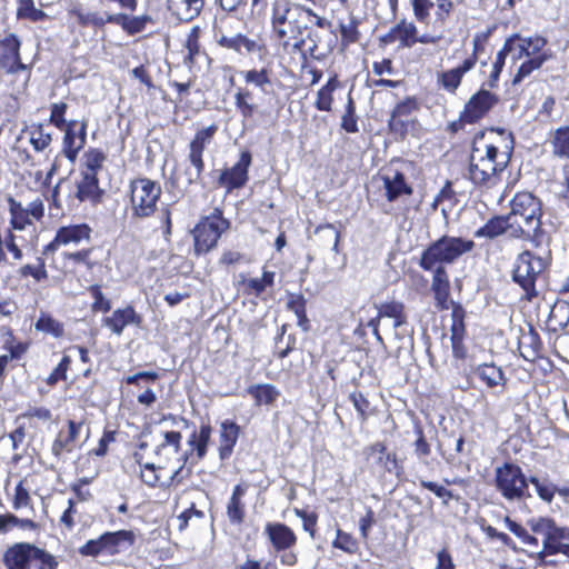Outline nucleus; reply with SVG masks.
I'll return each instance as SVG.
<instances>
[{
  "mask_svg": "<svg viewBox=\"0 0 569 569\" xmlns=\"http://www.w3.org/2000/svg\"><path fill=\"white\" fill-rule=\"evenodd\" d=\"M271 33L274 40L284 49L300 52L302 58L308 56L319 60V34L313 27L327 29L330 22L310 9L290 0H273L270 9Z\"/></svg>",
  "mask_w": 569,
  "mask_h": 569,
  "instance_id": "f257e3e1",
  "label": "nucleus"
},
{
  "mask_svg": "<svg viewBox=\"0 0 569 569\" xmlns=\"http://www.w3.org/2000/svg\"><path fill=\"white\" fill-rule=\"evenodd\" d=\"M509 161L507 153H499L493 143L485 140V134L475 137L469 163V179L480 188L491 189L500 182V174Z\"/></svg>",
  "mask_w": 569,
  "mask_h": 569,
  "instance_id": "f03ea898",
  "label": "nucleus"
},
{
  "mask_svg": "<svg viewBox=\"0 0 569 569\" xmlns=\"http://www.w3.org/2000/svg\"><path fill=\"white\" fill-rule=\"evenodd\" d=\"M540 211V203L531 193H517L511 200V211L508 214L512 224L511 237L530 239L538 247L543 236Z\"/></svg>",
  "mask_w": 569,
  "mask_h": 569,
  "instance_id": "7ed1b4c3",
  "label": "nucleus"
},
{
  "mask_svg": "<svg viewBox=\"0 0 569 569\" xmlns=\"http://www.w3.org/2000/svg\"><path fill=\"white\" fill-rule=\"evenodd\" d=\"M473 248L475 242L472 240L442 236L422 252L419 264L423 270H433L436 266L455 262Z\"/></svg>",
  "mask_w": 569,
  "mask_h": 569,
  "instance_id": "20e7f679",
  "label": "nucleus"
},
{
  "mask_svg": "<svg viewBox=\"0 0 569 569\" xmlns=\"http://www.w3.org/2000/svg\"><path fill=\"white\" fill-rule=\"evenodd\" d=\"M7 569H57L58 561L47 550L30 543L17 542L2 557Z\"/></svg>",
  "mask_w": 569,
  "mask_h": 569,
  "instance_id": "39448f33",
  "label": "nucleus"
},
{
  "mask_svg": "<svg viewBox=\"0 0 569 569\" xmlns=\"http://www.w3.org/2000/svg\"><path fill=\"white\" fill-rule=\"evenodd\" d=\"M551 262L549 251L535 254L529 250L519 253L515 260L512 280L527 293L535 292L537 279L548 269Z\"/></svg>",
  "mask_w": 569,
  "mask_h": 569,
  "instance_id": "423d86ee",
  "label": "nucleus"
},
{
  "mask_svg": "<svg viewBox=\"0 0 569 569\" xmlns=\"http://www.w3.org/2000/svg\"><path fill=\"white\" fill-rule=\"evenodd\" d=\"M496 488L509 501H520L528 493L529 479L526 478L521 468L515 463H505L496 469Z\"/></svg>",
  "mask_w": 569,
  "mask_h": 569,
  "instance_id": "0eeeda50",
  "label": "nucleus"
},
{
  "mask_svg": "<svg viewBox=\"0 0 569 569\" xmlns=\"http://www.w3.org/2000/svg\"><path fill=\"white\" fill-rule=\"evenodd\" d=\"M229 226V221L222 217V212L219 210H214L213 213L203 218L192 231L194 253L200 256L211 250Z\"/></svg>",
  "mask_w": 569,
  "mask_h": 569,
  "instance_id": "6e6552de",
  "label": "nucleus"
},
{
  "mask_svg": "<svg viewBox=\"0 0 569 569\" xmlns=\"http://www.w3.org/2000/svg\"><path fill=\"white\" fill-rule=\"evenodd\" d=\"M161 196L159 183L141 178L131 182V210L133 217L148 218L157 208V202Z\"/></svg>",
  "mask_w": 569,
  "mask_h": 569,
  "instance_id": "1a4fd4ad",
  "label": "nucleus"
},
{
  "mask_svg": "<svg viewBox=\"0 0 569 569\" xmlns=\"http://www.w3.org/2000/svg\"><path fill=\"white\" fill-rule=\"evenodd\" d=\"M527 525L533 533L543 537L542 548L537 551V557L541 561L547 555H557V547L560 542L562 540H569V529L558 527L551 518H531L527 521Z\"/></svg>",
  "mask_w": 569,
  "mask_h": 569,
  "instance_id": "9d476101",
  "label": "nucleus"
},
{
  "mask_svg": "<svg viewBox=\"0 0 569 569\" xmlns=\"http://www.w3.org/2000/svg\"><path fill=\"white\" fill-rule=\"evenodd\" d=\"M20 40L16 34H8L0 40V68L7 73H23V87L27 84L30 72L27 64L20 59Z\"/></svg>",
  "mask_w": 569,
  "mask_h": 569,
  "instance_id": "9b49d317",
  "label": "nucleus"
},
{
  "mask_svg": "<svg viewBox=\"0 0 569 569\" xmlns=\"http://www.w3.org/2000/svg\"><path fill=\"white\" fill-rule=\"evenodd\" d=\"M371 188H383L389 201H395L402 196L412 193L411 187L406 182L405 176L400 172L372 177L367 186L368 192H370Z\"/></svg>",
  "mask_w": 569,
  "mask_h": 569,
  "instance_id": "f8f14e48",
  "label": "nucleus"
},
{
  "mask_svg": "<svg viewBox=\"0 0 569 569\" xmlns=\"http://www.w3.org/2000/svg\"><path fill=\"white\" fill-rule=\"evenodd\" d=\"M68 13L74 17L82 27H103L108 22L121 23L124 14H109L107 12L92 11L81 3H74L68 9Z\"/></svg>",
  "mask_w": 569,
  "mask_h": 569,
  "instance_id": "ddd939ff",
  "label": "nucleus"
},
{
  "mask_svg": "<svg viewBox=\"0 0 569 569\" xmlns=\"http://www.w3.org/2000/svg\"><path fill=\"white\" fill-rule=\"evenodd\" d=\"M498 98L487 91L480 90L473 94L461 113L460 121L466 123H475L481 119L496 103Z\"/></svg>",
  "mask_w": 569,
  "mask_h": 569,
  "instance_id": "4468645a",
  "label": "nucleus"
},
{
  "mask_svg": "<svg viewBox=\"0 0 569 569\" xmlns=\"http://www.w3.org/2000/svg\"><path fill=\"white\" fill-rule=\"evenodd\" d=\"M77 124L78 122L76 120H71L62 129L64 131V137L61 152L71 162L76 161L78 153L84 147L87 139V122L82 121L78 130H76Z\"/></svg>",
  "mask_w": 569,
  "mask_h": 569,
  "instance_id": "2eb2a0df",
  "label": "nucleus"
},
{
  "mask_svg": "<svg viewBox=\"0 0 569 569\" xmlns=\"http://www.w3.org/2000/svg\"><path fill=\"white\" fill-rule=\"evenodd\" d=\"M485 39L486 34H476L473 38V54L467 58L461 66L441 73L440 82L446 90L453 92L459 87L463 74L475 67L477 51L481 48V42Z\"/></svg>",
  "mask_w": 569,
  "mask_h": 569,
  "instance_id": "dca6fc26",
  "label": "nucleus"
},
{
  "mask_svg": "<svg viewBox=\"0 0 569 569\" xmlns=\"http://www.w3.org/2000/svg\"><path fill=\"white\" fill-rule=\"evenodd\" d=\"M250 164L251 154L248 151H243L236 164L221 172L219 177L220 186L227 188L229 191L244 186L248 180V169Z\"/></svg>",
  "mask_w": 569,
  "mask_h": 569,
  "instance_id": "f3484780",
  "label": "nucleus"
},
{
  "mask_svg": "<svg viewBox=\"0 0 569 569\" xmlns=\"http://www.w3.org/2000/svg\"><path fill=\"white\" fill-rule=\"evenodd\" d=\"M91 229L87 224H72L58 229L54 239L46 247V252L56 251L60 246L79 244L90 239Z\"/></svg>",
  "mask_w": 569,
  "mask_h": 569,
  "instance_id": "a211bd4d",
  "label": "nucleus"
},
{
  "mask_svg": "<svg viewBox=\"0 0 569 569\" xmlns=\"http://www.w3.org/2000/svg\"><path fill=\"white\" fill-rule=\"evenodd\" d=\"M141 322L142 317L138 315L131 306L117 309L111 316L103 319V326L109 328L111 332L117 336H121L127 326L132 325L139 327Z\"/></svg>",
  "mask_w": 569,
  "mask_h": 569,
  "instance_id": "6ab92c4d",
  "label": "nucleus"
},
{
  "mask_svg": "<svg viewBox=\"0 0 569 569\" xmlns=\"http://www.w3.org/2000/svg\"><path fill=\"white\" fill-rule=\"evenodd\" d=\"M411 4L415 17L421 22L428 21L432 8H436L435 13L439 20H445L452 9L451 0H411Z\"/></svg>",
  "mask_w": 569,
  "mask_h": 569,
  "instance_id": "aec40b11",
  "label": "nucleus"
},
{
  "mask_svg": "<svg viewBox=\"0 0 569 569\" xmlns=\"http://www.w3.org/2000/svg\"><path fill=\"white\" fill-rule=\"evenodd\" d=\"M380 318L392 319V327L397 330L407 323L405 306L401 302L391 301L382 303L377 308V316L368 320V326L372 328L375 333H378L377 320Z\"/></svg>",
  "mask_w": 569,
  "mask_h": 569,
  "instance_id": "412c9836",
  "label": "nucleus"
},
{
  "mask_svg": "<svg viewBox=\"0 0 569 569\" xmlns=\"http://www.w3.org/2000/svg\"><path fill=\"white\" fill-rule=\"evenodd\" d=\"M264 533L277 551L289 549L297 542L295 532L288 526L280 522L267 523Z\"/></svg>",
  "mask_w": 569,
  "mask_h": 569,
  "instance_id": "4be33fe9",
  "label": "nucleus"
},
{
  "mask_svg": "<svg viewBox=\"0 0 569 569\" xmlns=\"http://www.w3.org/2000/svg\"><path fill=\"white\" fill-rule=\"evenodd\" d=\"M81 427L82 422L69 420L67 432L63 430L59 431L51 447V452L57 459H61L63 452H71L73 450Z\"/></svg>",
  "mask_w": 569,
  "mask_h": 569,
  "instance_id": "5701e85b",
  "label": "nucleus"
},
{
  "mask_svg": "<svg viewBox=\"0 0 569 569\" xmlns=\"http://www.w3.org/2000/svg\"><path fill=\"white\" fill-rule=\"evenodd\" d=\"M367 459L372 463L381 466L390 473L399 476L402 471V467L397 460V455L395 452H387L386 447L380 442L369 448Z\"/></svg>",
  "mask_w": 569,
  "mask_h": 569,
  "instance_id": "b1692460",
  "label": "nucleus"
},
{
  "mask_svg": "<svg viewBox=\"0 0 569 569\" xmlns=\"http://www.w3.org/2000/svg\"><path fill=\"white\" fill-rule=\"evenodd\" d=\"M102 536L104 555L112 556L126 551L134 542V535L130 530L104 532Z\"/></svg>",
  "mask_w": 569,
  "mask_h": 569,
  "instance_id": "393cba45",
  "label": "nucleus"
},
{
  "mask_svg": "<svg viewBox=\"0 0 569 569\" xmlns=\"http://www.w3.org/2000/svg\"><path fill=\"white\" fill-rule=\"evenodd\" d=\"M240 427L231 420H224L220 423V446L219 456L222 460L229 458L238 441Z\"/></svg>",
  "mask_w": 569,
  "mask_h": 569,
  "instance_id": "a878e982",
  "label": "nucleus"
},
{
  "mask_svg": "<svg viewBox=\"0 0 569 569\" xmlns=\"http://www.w3.org/2000/svg\"><path fill=\"white\" fill-rule=\"evenodd\" d=\"M248 486L237 485L227 505V516L232 523L239 525L244 519V503L242 498L247 492Z\"/></svg>",
  "mask_w": 569,
  "mask_h": 569,
  "instance_id": "bb28decb",
  "label": "nucleus"
},
{
  "mask_svg": "<svg viewBox=\"0 0 569 569\" xmlns=\"http://www.w3.org/2000/svg\"><path fill=\"white\" fill-rule=\"evenodd\" d=\"M433 277L431 289L435 295V299L441 308H447V301L449 298V277L443 266H436L433 268Z\"/></svg>",
  "mask_w": 569,
  "mask_h": 569,
  "instance_id": "cd10ccee",
  "label": "nucleus"
},
{
  "mask_svg": "<svg viewBox=\"0 0 569 569\" xmlns=\"http://www.w3.org/2000/svg\"><path fill=\"white\" fill-rule=\"evenodd\" d=\"M168 6L178 19L189 21L200 13L203 0H168Z\"/></svg>",
  "mask_w": 569,
  "mask_h": 569,
  "instance_id": "c85d7f7f",
  "label": "nucleus"
},
{
  "mask_svg": "<svg viewBox=\"0 0 569 569\" xmlns=\"http://www.w3.org/2000/svg\"><path fill=\"white\" fill-rule=\"evenodd\" d=\"M473 373L488 387L503 386L506 378L501 368L493 363H481L473 369Z\"/></svg>",
  "mask_w": 569,
  "mask_h": 569,
  "instance_id": "c756f323",
  "label": "nucleus"
},
{
  "mask_svg": "<svg viewBox=\"0 0 569 569\" xmlns=\"http://www.w3.org/2000/svg\"><path fill=\"white\" fill-rule=\"evenodd\" d=\"M512 224L510 220H508V216L505 217H495L490 219L483 227L479 228L475 236L477 238H496L503 232H509L511 236Z\"/></svg>",
  "mask_w": 569,
  "mask_h": 569,
  "instance_id": "7c9ffc66",
  "label": "nucleus"
},
{
  "mask_svg": "<svg viewBox=\"0 0 569 569\" xmlns=\"http://www.w3.org/2000/svg\"><path fill=\"white\" fill-rule=\"evenodd\" d=\"M309 238L322 249L336 250L339 242V233L331 224L319 226Z\"/></svg>",
  "mask_w": 569,
  "mask_h": 569,
  "instance_id": "2f4dec72",
  "label": "nucleus"
},
{
  "mask_svg": "<svg viewBox=\"0 0 569 569\" xmlns=\"http://www.w3.org/2000/svg\"><path fill=\"white\" fill-rule=\"evenodd\" d=\"M189 149L188 160L190 166L184 170V179L188 184H192L199 181L204 168L202 159L203 150L191 144Z\"/></svg>",
  "mask_w": 569,
  "mask_h": 569,
  "instance_id": "473e14b6",
  "label": "nucleus"
},
{
  "mask_svg": "<svg viewBox=\"0 0 569 569\" xmlns=\"http://www.w3.org/2000/svg\"><path fill=\"white\" fill-rule=\"evenodd\" d=\"M219 44L227 49H232L239 53H251L260 49L259 44L243 34H234L231 37L222 36Z\"/></svg>",
  "mask_w": 569,
  "mask_h": 569,
  "instance_id": "72a5a7b5",
  "label": "nucleus"
},
{
  "mask_svg": "<svg viewBox=\"0 0 569 569\" xmlns=\"http://www.w3.org/2000/svg\"><path fill=\"white\" fill-rule=\"evenodd\" d=\"M78 198L81 201L92 200L96 201L100 197V189L98 184V178L94 172H82V179L78 183Z\"/></svg>",
  "mask_w": 569,
  "mask_h": 569,
  "instance_id": "f704fd0d",
  "label": "nucleus"
},
{
  "mask_svg": "<svg viewBox=\"0 0 569 569\" xmlns=\"http://www.w3.org/2000/svg\"><path fill=\"white\" fill-rule=\"evenodd\" d=\"M417 33V27L412 22L403 20L392 28L390 36L402 47L411 48L416 44Z\"/></svg>",
  "mask_w": 569,
  "mask_h": 569,
  "instance_id": "c9c22d12",
  "label": "nucleus"
},
{
  "mask_svg": "<svg viewBox=\"0 0 569 569\" xmlns=\"http://www.w3.org/2000/svg\"><path fill=\"white\" fill-rule=\"evenodd\" d=\"M29 142L37 152L46 151L52 141L51 132L47 131L43 124H32L27 129Z\"/></svg>",
  "mask_w": 569,
  "mask_h": 569,
  "instance_id": "e433bc0d",
  "label": "nucleus"
},
{
  "mask_svg": "<svg viewBox=\"0 0 569 569\" xmlns=\"http://www.w3.org/2000/svg\"><path fill=\"white\" fill-rule=\"evenodd\" d=\"M34 328L37 331L50 335L56 339H59L64 335L63 323L46 312L40 313L38 320L34 323Z\"/></svg>",
  "mask_w": 569,
  "mask_h": 569,
  "instance_id": "4c0bfd02",
  "label": "nucleus"
},
{
  "mask_svg": "<svg viewBox=\"0 0 569 569\" xmlns=\"http://www.w3.org/2000/svg\"><path fill=\"white\" fill-rule=\"evenodd\" d=\"M212 428L209 425H201L199 431H193L188 443L197 451V457L202 459L207 453V447L210 441Z\"/></svg>",
  "mask_w": 569,
  "mask_h": 569,
  "instance_id": "58836bf2",
  "label": "nucleus"
},
{
  "mask_svg": "<svg viewBox=\"0 0 569 569\" xmlns=\"http://www.w3.org/2000/svg\"><path fill=\"white\" fill-rule=\"evenodd\" d=\"M553 156L569 160V126L558 128L551 138Z\"/></svg>",
  "mask_w": 569,
  "mask_h": 569,
  "instance_id": "ea45409f",
  "label": "nucleus"
},
{
  "mask_svg": "<svg viewBox=\"0 0 569 569\" xmlns=\"http://www.w3.org/2000/svg\"><path fill=\"white\" fill-rule=\"evenodd\" d=\"M248 393L254 398L258 406L271 405L279 396L276 387L269 383L251 386L248 389Z\"/></svg>",
  "mask_w": 569,
  "mask_h": 569,
  "instance_id": "a19ab883",
  "label": "nucleus"
},
{
  "mask_svg": "<svg viewBox=\"0 0 569 569\" xmlns=\"http://www.w3.org/2000/svg\"><path fill=\"white\" fill-rule=\"evenodd\" d=\"M549 54L543 52L522 62L521 66L518 68L516 76L512 79V84L520 83L533 70L539 69L549 59Z\"/></svg>",
  "mask_w": 569,
  "mask_h": 569,
  "instance_id": "79ce46f5",
  "label": "nucleus"
},
{
  "mask_svg": "<svg viewBox=\"0 0 569 569\" xmlns=\"http://www.w3.org/2000/svg\"><path fill=\"white\" fill-rule=\"evenodd\" d=\"M9 211L13 229L23 230L27 224L31 223L28 212L24 210L22 204L13 198H9Z\"/></svg>",
  "mask_w": 569,
  "mask_h": 569,
  "instance_id": "37998d69",
  "label": "nucleus"
},
{
  "mask_svg": "<svg viewBox=\"0 0 569 569\" xmlns=\"http://www.w3.org/2000/svg\"><path fill=\"white\" fill-rule=\"evenodd\" d=\"M505 523H506L507 528L522 541L523 545H526L530 548H533V549L539 548L538 539L535 536L530 535L528 532V530L525 527H522L520 523L513 521L509 517L505 518Z\"/></svg>",
  "mask_w": 569,
  "mask_h": 569,
  "instance_id": "c03bdc74",
  "label": "nucleus"
},
{
  "mask_svg": "<svg viewBox=\"0 0 569 569\" xmlns=\"http://www.w3.org/2000/svg\"><path fill=\"white\" fill-rule=\"evenodd\" d=\"M107 159V154L96 148H91L87 150L83 154V166L86 168V172H94V174L98 173V171L102 168L104 161Z\"/></svg>",
  "mask_w": 569,
  "mask_h": 569,
  "instance_id": "a18cd8bd",
  "label": "nucleus"
},
{
  "mask_svg": "<svg viewBox=\"0 0 569 569\" xmlns=\"http://www.w3.org/2000/svg\"><path fill=\"white\" fill-rule=\"evenodd\" d=\"M182 436L179 431H164L163 441L157 447L156 455L160 456L166 451L178 455L181 447Z\"/></svg>",
  "mask_w": 569,
  "mask_h": 569,
  "instance_id": "49530a36",
  "label": "nucleus"
},
{
  "mask_svg": "<svg viewBox=\"0 0 569 569\" xmlns=\"http://www.w3.org/2000/svg\"><path fill=\"white\" fill-rule=\"evenodd\" d=\"M529 482L535 486L537 495L541 500L551 503L557 491L556 485L548 479H539L537 477H530Z\"/></svg>",
  "mask_w": 569,
  "mask_h": 569,
  "instance_id": "de8ad7c7",
  "label": "nucleus"
},
{
  "mask_svg": "<svg viewBox=\"0 0 569 569\" xmlns=\"http://www.w3.org/2000/svg\"><path fill=\"white\" fill-rule=\"evenodd\" d=\"M417 109V102L413 99H406L405 101L399 102L392 113H391V126L405 123L403 118H407Z\"/></svg>",
  "mask_w": 569,
  "mask_h": 569,
  "instance_id": "09e8293b",
  "label": "nucleus"
},
{
  "mask_svg": "<svg viewBox=\"0 0 569 569\" xmlns=\"http://www.w3.org/2000/svg\"><path fill=\"white\" fill-rule=\"evenodd\" d=\"M335 89V80L330 79L317 94L316 107L321 111H329L332 102V91Z\"/></svg>",
  "mask_w": 569,
  "mask_h": 569,
  "instance_id": "8fccbe9b",
  "label": "nucleus"
},
{
  "mask_svg": "<svg viewBox=\"0 0 569 569\" xmlns=\"http://www.w3.org/2000/svg\"><path fill=\"white\" fill-rule=\"evenodd\" d=\"M134 458L137 462L141 466V480L149 487H156L159 481V476L157 475V467L154 463H141V456L139 453H134Z\"/></svg>",
  "mask_w": 569,
  "mask_h": 569,
  "instance_id": "3c124183",
  "label": "nucleus"
},
{
  "mask_svg": "<svg viewBox=\"0 0 569 569\" xmlns=\"http://www.w3.org/2000/svg\"><path fill=\"white\" fill-rule=\"evenodd\" d=\"M247 83L260 88L263 92L267 91L266 87L270 84L268 72L264 69L249 70L243 73Z\"/></svg>",
  "mask_w": 569,
  "mask_h": 569,
  "instance_id": "603ef678",
  "label": "nucleus"
},
{
  "mask_svg": "<svg viewBox=\"0 0 569 569\" xmlns=\"http://www.w3.org/2000/svg\"><path fill=\"white\" fill-rule=\"evenodd\" d=\"M71 358L69 356H63L58 366L53 369V371L49 375L46 382L49 386H54L60 380H66L67 371L70 367Z\"/></svg>",
  "mask_w": 569,
  "mask_h": 569,
  "instance_id": "864d4df0",
  "label": "nucleus"
},
{
  "mask_svg": "<svg viewBox=\"0 0 569 569\" xmlns=\"http://www.w3.org/2000/svg\"><path fill=\"white\" fill-rule=\"evenodd\" d=\"M218 131L217 124H211L207 128L199 130L193 140L190 142L191 146L204 150L206 146L210 143L211 139Z\"/></svg>",
  "mask_w": 569,
  "mask_h": 569,
  "instance_id": "5fc2aeb1",
  "label": "nucleus"
},
{
  "mask_svg": "<svg viewBox=\"0 0 569 569\" xmlns=\"http://www.w3.org/2000/svg\"><path fill=\"white\" fill-rule=\"evenodd\" d=\"M506 41H511V49L509 54H511L512 60L517 61L528 56V46L526 44L525 38H520L518 34H513L509 37Z\"/></svg>",
  "mask_w": 569,
  "mask_h": 569,
  "instance_id": "6e6d98bb",
  "label": "nucleus"
},
{
  "mask_svg": "<svg viewBox=\"0 0 569 569\" xmlns=\"http://www.w3.org/2000/svg\"><path fill=\"white\" fill-rule=\"evenodd\" d=\"M89 291L94 299L92 303L93 311L108 312L111 309V303L108 299H106L100 289V286L93 284L89 288Z\"/></svg>",
  "mask_w": 569,
  "mask_h": 569,
  "instance_id": "4d7b16f0",
  "label": "nucleus"
},
{
  "mask_svg": "<svg viewBox=\"0 0 569 569\" xmlns=\"http://www.w3.org/2000/svg\"><path fill=\"white\" fill-rule=\"evenodd\" d=\"M79 553L82 556L97 557L104 555L103 549V536L101 535L97 539L88 540L83 546L79 548Z\"/></svg>",
  "mask_w": 569,
  "mask_h": 569,
  "instance_id": "13d9d810",
  "label": "nucleus"
},
{
  "mask_svg": "<svg viewBox=\"0 0 569 569\" xmlns=\"http://www.w3.org/2000/svg\"><path fill=\"white\" fill-rule=\"evenodd\" d=\"M274 273L264 271L261 278L249 279L247 286L256 293L260 295L268 286L273 283Z\"/></svg>",
  "mask_w": 569,
  "mask_h": 569,
  "instance_id": "bf43d9fd",
  "label": "nucleus"
},
{
  "mask_svg": "<svg viewBox=\"0 0 569 569\" xmlns=\"http://www.w3.org/2000/svg\"><path fill=\"white\" fill-rule=\"evenodd\" d=\"M20 274L22 277L31 276L37 281H41L48 278V272L44 267V262L42 259H39V262L37 266L33 264H26L20 269Z\"/></svg>",
  "mask_w": 569,
  "mask_h": 569,
  "instance_id": "052dcab7",
  "label": "nucleus"
},
{
  "mask_svg": "<svg viewBox=\"0 0 569 569\" xmlns=\"http://www.w3.org/2000/svg\"><path fill=\"white\" fill-rule=\"evenodd\" d=\"M333 547L341 549L348 553H353L356 551V540L349 533L337 530V537L333 540Z\"/></svg>",
  "mask_w": 569,
  "mask_h": 569,
  "instance_id": "680f3d73",
  "label": "nucleus"
},
{
  "mask_svg": "<svg viewBox=\"0 0 569 569\" xmlns=\"http://www.w3.org/2000/svg\"><path fill=\"white\" fill-rule=\"evenodd\" d=\"M67 108L68 106L64 102L53 103L51 106L50 122L60 130H62L68 124L64 119Z\"/></svg>",
  "mask_w": 569,
  "mask_h": 569,
  "instance_id": "e2e57ef3",
  "label": "nucleus"
},
{
  "mask_svg": "<svg viewBox=\"0 0 569 569\" xmlns=\"http://www.w3.org/2000/svg\"><path fill=\"white\" fill-rule=\"evenodd\" d=\"M30 503V496L28 490L23 487L22 481H20L14 491L13 497V508L16 510L28 507Z\"/></svg>",
  "mask_w": 569,
  "mask_h": 569,
  "instance_id": "0e129e2a",
  "label": "nucleus"
},
{
  "mask_svg": "<svg viewBox=\"0 0 569 569\" xmlns=\"http://www.w3.org/2000/svg\"><path fill=\"white\" fill-rule=\"evenodd\" d=\"M341 126L347 132H356V119L353 118V101L351 98V90L348 94L347 112L342 117Z\"/></svg>",
  "mask_w": 569,
  "mask_h": 569,
  "instance_id": "69168bd1",
  "label": "nucleus"
},
{
  "mask_svg": "<svg viewBox=\"0 0 569 569\" xmlns=\"http://www.w3.org/2000/svg\"><path fill=\"white\" fill-rule=\"evenodd\" d=\"M90 253L91 249L80 250L77 252L64 253V258L77 263H83L88 269H92L94 267V262L89 259Z\"/></svg>",
  "mask_w": 569,
  "mask_h": 569,
  "instance_id": "338daca9",
  "label": "nucleus"
},
{
  "mask_svg": "<svg viewBox=\"0 0 569 569\" xmlns=\"http://www.w3.org/2000/svg\"><path fill=\"white\" fill-rule=\"evenodd\" d=\"M202 518L203 512L201 510H198L194 508V505H192L190 508L184 510L182 513L178 516V528L180 531L184 530L188 527L189 520L192 518Z\"/></svg>",
  "mask_w": 569,
  "mask_h": 569,
  "instance_id": "774afa93",
  "label": "nucleus"
}]
</instances>
